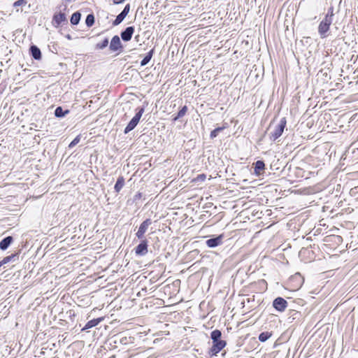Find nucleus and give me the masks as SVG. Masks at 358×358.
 Wrapping results in <instances>:
<instances>
[{"label": "nucleus", "mask_w": 358, "mask_h": 358, "mask_svg": "<svg viewBox=\"0 0 358 358\" xmlns=\"http://www.w3.org/2000/svg\"><path fill=\"white\" fill-rule=\"evenodd\" d=\"M187 107L184 106L177 113L176 116L173 118V120L176 121L181 117H182L187 113Z\"/></svg>", "instance_id": "nucleus-29"}, {"label": "nucleus", "mask_w": 358, "mask_h": 358, "mask_svg": "<svg viewBox=\"0 0 358 358\" xmlns=\"http://www.w3.org/2000/svg\"><path fill=\"white\" fill-rule=\"evenodd\" d=\"M264 169L265 164L263 161L258 160L255 163V173L257 176H260Z\"/></svg>", "instance_id": "nucleus-19"}, {"label": "nucleus", "mask_w": 358, "mask_h": 358, "mask_svg": "<svg viewBox=\"0 0 358 358\" xmlns=\"http://www.w3.org/2000/svg\"><path fill=\"white\" fill-rule=\"evenodd\" d=\"M80 141V136H77L69 145V148H73L76 146Z\"/></svg>", "instance_id": "nucleus-31"}, {"label": "nucleus", "mask_w": 358, "mask_h": 358, "mask_svg": "<svg viewBox=\"0 0 358 358\" xmlns=\"http://www.w3.org/2000/svg\"><path fill=\"white\" fill-rule=\"evenodd\" d=\"M272 334L271 332L264 331L259 335L258 338L259 341L264 343L266 342L268 338H270Z\"/></svg>", "instance_id": "nucleus-28"}, {"label": "nucleus", "mask_w": 358, "mask_h": 358, "mask_svg": "<svg viewBox=\"0 0 358 358\" xmlns=\"http://www.w3.org/2000/svg\"><path fill=\"white\" fill-rule=\"evenodd\" d=\"M224 238V234H220L217 236L210 238L206 241V244L208 248H215L222 244L223 239Z\"/></svg>", "instance_id": "nucleus-8"}, {"label": "nucleus", "mask_w": 358, "mask_h": 358, "mask_svg": "<svg viewBox=\"0 0 358 358\" xmlns=\"http://www.w3.org/2000/svg\"><path fill=\"white\" fill-rule=\"evenodd\" d=\"M332 21L328 19L324 18L318 26V33L322 38H324L328 36L327 32L329 30L330 25Z\"/></svg>", "instance_id": "nucleus-3"}, {"label": "nucleus", "mask_w": 358, "mask_h": 358, "mask_svg": "<svg viewBox=\"0 0 358 358\" xmlns=\"http://www.w3.org/2000/svg\"><path fill=\"white\" fill-rule=\"evenodd\" d=\"M81 13L79 11L73 13L71 17V23L73 25H77L80 20Z\"/></svg>", "instance_id": "nucleus-23"}, {"label": "nucleus", "mask_w": 358, "mask_h": 358, "mask_svg": "<svg viewBox=\"0 0 358 358\" xmlns=\"http://www.w3.org/2000/svg\"><path fill=\"white\" fill-rule=\"evenodd\" d=\"M27 0H17L14 2L13 7H18L22 6H25L27 4Z\"/></svg>", "instance_id": "nucleus-32"}, {"label": "nucleus", "mask_w": 358, "mask_h": 358, "mask_svg": "<svg viewBox=\"0 0 358 358\" xmlns=\"http://www.w3.org/2000/svg\"><path fill=\"white\" fill-rule=\"evenodd\" d=\"M148 105V103L145 101V102H143V104L142 106L138 107L136 109V113L135 115L132 117V119L129 121L128 124L124 128V133L125 134H127L129 132H130L131 131H132L137 126V124H138V122L140 121V119L141 118L143 114L145 112V108Z\"/></svg>", "instance_id": "nucleus-1"}, {"label": "nucleus", "mask_w": 358, "mask_h": 358, "mask_svg": "<svg viewBox=\"0 0 358 358\" xmlns=\"http://www.w3.org/2000/svg\"><path fill=\"white\" fill-rule=\"evenodd\" d=\"M130 10V4H127L124 9L121 11L120 14H118L115 19V20L113 22V26H117L119 25L126 17V16L128 15Z\"/></svg>", "instance_id": "nucleus-10"}, {"label": "nucleus", "mask_w": 358, "mask_h": 358, "mask_svg": "<svg viewBox=\"0 0 358 358\" xmlns=\"http://www.w3.org/2000/svg\"><path fill=\"white\" fill-rule=\"evenodd\" d=\"M110 358H112V357H110Z\"/></svg>", "instance_id": "nucleus-40"}, {"label": "nucleus", "mask_w": 358, "mask_h": 358, "mask_svg": "<svg viewBox=\"0 0 358 358\" xmlns=\"http://www.w3.org/2000/svg\"><path fill=\"white\" fill-rule=\"evenodd\" d=\"M334 1H335L336 3L338 2V6H340V5L342 3V0H339V1H338V0H331V6L328 8L327 13L326 14V15L324 17V18L328 19V20H331V21H333V17L334 15V6L332 5Z\"/></svg>", "instance_id": "nucleus-18"}, {"label": "nucleus", "mask_w": 358, "mask_h": 358, "mask_svg": "<svg viewBox=\"0 0 358 358\" xmlns=\"http://www.w3.org/2000/svg\"><path fill=\"white\" fill-rule=\"evenodd\" d=\"M13 242V236H8L5 237L0 241V249L1 250H7Z\"/></svg>", "instance_id": "nucleus-15"}, {"label": "nucleus", "mask_w": 358, "mask_h": 358, "mask_svg": "<svg viewBox=\"0 0 358 358\" xmlns=\"http://www.w3.org/2000/svg\"><path fill=\"white\" fill-rule=\"evenodd\" d=\"M114 4H120L122 3L125 1V0H113Z\"/></svg>", "instance_id": "nucleus-35"}, {"label": "nucleus", "mask_w": 358, "mask_h": 358, "mask_svg": "<svg viewBox=\"0 0 358 358\" xmlns=\"http://www.w3.org/2000/svg\"><path fill=\"white\" fill-rule=\"evenodd\" d=\"M152 220L149 218L144 220L140 225L138 231L136 233V236L138 239H143L144 238V234L148 230L149 226L152 224Z\"/></svg>", "instance_id": "nucleus-7"}, {"label": "nucleus", "mask_w": 358, "mask_h": 358, "mask_svg": "<svg viewBox=\"0 0 358 358\" xmlns=\"http://www.w3.org/2000/svg\"><path fill=\"white\" fill-rule=\"evenodd\" d=\"M224 129H225V127H219L215 128V129L211 131L210 134V138L211 139L215 138V137L217 136L218 134L220 131H222V130H224Z\"/></svg>", "instance_id": "nucleus-30"}, {"label": "nucleus", "mask_w": 358, "mask_h": 358, "mask_svg": "<svg viewBox=\"0 0 358 358\" xmlns=\"http://www.w3.org/2000/svg\"><path fill=\"white\" fill-rule=\"evenodd\" d=\"M110 358H112V357H110Z\"/></svg>", "instance_id": "nucleus-38"}, {"label": "nucleus", "mask_w": 358, "mask_h": 358, "mask_svg": "<svg viewBox=\"0 0 358 358\" xmlns=\"http://www.w3.org/2000/svg\"><path fill=\"white\" fill-rule=\"evenodd\" d=\"M66 38L67 39H69V40H71V39H72L71 36L70 34H67V35L66 36Z\"/></svg>", "instance_id": "nucleus-36"}, {"label": "nucleus", "mask_w": 358, "mask_h": 358, "mask_svg": "<svg viewBox=\"0 0 358 358\" xmlns=\"http://www.w3.org/2000/svg\"><path fill=\"white\" fill-rule=\"evenodd\" d=\"M68 113H69V110H64L62 106H58L55 110V115L57 117H63Z\"/></svg>", "instance_id": "nucleus-24"}, {"label": "nucleus", "mask_w": 358, "mask_h": 358, "mask_svg": "<svg viewBox=\"0 0 358 358\" xmlns=\"http://www.w3.org/2000/svg\"><path fill=\"white\" fill-rule=\"evenodd\" d=\"M109 49L113 52H117V55L122 52L123 45L117 35L114 36L109 44Z\"/></svg>", "instance_id": "nucleus-4"}, {"label": "nucleus", "mask_w": 358, "mask_h": 358, "mask_svg": "<svg viewBox=\"0 0 358 358\" xmlns=\"http://www.w3.org/2000/svg\"><path fill=\"white\" fill-rule=\"evenodd\" d=\"M287 305V301L280 296L275 298L273 301V307L278 312H284Z\"/></svg>", "instance_id": "nucleus-6"}, {"label": "nucleus", "mask_w": 358, "mask_h": 358, "mask_svg": "<svg viewBox=\"0 0 358 358\" xmlns=\"http://www.w3.org/2000/svg\"><path fill=\"white\" fill-rule=\"evenodd\" d=\"M222 332L219 329L213 330L210 334V338L212 339V342L216 341L221 340Z\"/></svg>", "instance_id": "nucleus-26"}, {"label": "nucleus", "mask_w": 358, "mask_h": 358, "mask_svg": "<svg viewBox=\"0 0 358 358\" xmlns=\"http://www.w3.org/2000/svg\"><path fill=\"white\" fill-rule=\"evenodd\" d=\"M134 30V27L131 26L127 27L124 31H122L120 34L122 41L125 42L129 41L132 38Z\"/></svg>", "instance_id": "nucleus-12"}, {"label": "nucleus", "mask_w": 358, "mask_h": 358, "mask_svg": "<svg viewBox=\"0 0 358 358\" xmlns=\"http://www.w3.org/2000/svg\"><path fill=\"white\" fill-rule=\"evenodd\" d=\"M124 185V178L123 176H119L115 185L114 189L115 192L119 193Z\"/></svg>", "instance_id": "nucleus-21"}, {"label": "nucleus", "mask_w": 358, "mask_h": 358, "mask_svg": "<svg viewBox=\"0 0 358 358\" xmlns=\"http://www.w3.org/2000/svg\"><path fill=\"white\" fill-rule=\"evenodd\" d=\"M286 124V118H281L280 122L275 125L274 130L269 134V138L273 141H276L282 134Z\"/></svg>", "instance_id": "nucleus-2"}, {"label": "nucleus", "mask_w": 358, "mask_h": 358, "mask_svg": "<svg viewBox=\"0 0 358 358\" xmlns=\"http://www.w3.org/2000/svg\"><path fill=\"white\" fill-rule=\"evenodd\" d=\"M95 22L94 15L92 13L88 14L85 19V24L87 27L93 26Z\"/></svg>", "instance_id": "nucleus-27"}, {"label": "nucleus", "mask_w": 358, "mask_h": 358, "mask_svg": "<svg viewBox=\"0 0 358 358\" xmlns=\"http://www.w3.org/2000/svg\"><path fill=\"white\" fill-rule=\"evenodd\" d=\"M110 358H112V357H110Z\"/></svg>", "instance_id": "nucleus-39"}, {"label": "nucleus", "mask_w": 358, "mask_h": 358, "mask_svg": "<svg viewBox=\"0 0 358 358\" xmlns=\"http://www.w3.org/2000/svg\"><path fill=\"white\" fill-rule=\"evenodd\" d=\"M142 197V194L140 193V192H138L135 196H134V201H137L138 199H140Z\"/></svg>", "instance_id": "nucleus-34"}, {"label": "nucleus", "mask_w": 358, "mask_h": 358, "mask_svg": "<svg viewBox=\"0 0 358 358\" xmlns=\"http://www.w3.org/2000/svg\"><path fill=\"white\" fill-rule=\"evenodd\" d=\"M289 281L296 282L294 287L297 289L301 287L304 279L299 273H296L289 278Z\"/></svg>", "instance_id": "nucleus-13"}, {"label": "nucleus", "mask_w": 358, "mask_h": 358, "mask_svg": "<svg viewBox=\"0 0 358 358\" xmlns=\"http://www.w3.org/2000/svg\"><path fill=\"white\" fill-rule=\"evenodd\" d=\"M155 53V48L151 49L145 55V57L141 60V66H144L147 65L150 61L151 60L153 55Z\"/></svg>", "instance_id": "nucleus-20"}, {"label": "nucleus", "mask_w": 358, "mask_h": 358, "mask_svg": "<svg viewBox=\"0 0 358 358\" xmlns=\"http://www.w3.org/2000/svg\"><path fill=\"white\" fill-rule=\"evenodd\" d=\"M114 343L122 344V345H127L129 343H131V338L127 336H122L121 335H116L113 337Z\"/></svg>", "instance_id": "nucleus-16"}, {"label": "nucleus", "mask_w": 358, "mask_h": 358, "mask_svg": "<svg viewBox=\"0 0 358 358\" xmlns=\"http://www.w3.org/2000/svg\"><path fill=\"white\" fill-rule=\"evenodd\" d=\"M206 179V175L205 174H200L196 177V180H201L203 181Z\"/></svg>", "instance_id": "nucleus-33"}, {"label": "nucleus", "mask_w": 358, "mask_h": 358, "mask_svg": "<svg viewBox=\"0 0 358 358\" xmlns=\"http://www.w3.org/2000/svg\"><path fill=\"white\" fill-rule=\"evenodd\" d=\"M103 317H98L88 321L85 327L82 329V331H85L98 325L102 320Z\"/></svg>", "instance_id": "nucleus-17"}, {"label": "nucleus", "mask_w": 358, "mask_h": 358, "mask_svg": "<svg viewBox=\"0 0 358 358\" xmlns=\"http://www.w3.org/2000/svg\"><path fill=\"white\" fill-rule=\"evenodd\" d=\"M19 253L20 252H15L10 255L6 256L0 262L1 263L2 265H4L11 261H15L19 257Z\"/></svg>", "instance_id": "nucleus-22"}, {"label": "nucleus", "mask_w": 358, "mask_h": 358, "mask_svg": "<svg viewBox=\"0 0 358 358\" xmlns=\"http://www.w3.org/2000/svg\"><path fill=\"white\" fill-rule=\"evenodd\" d=\"M66 22V17L64 13L59 12L55 13L52 17V24L55 27H58L62 22Z\"/></svg>", "instance_id": "nucleus-11"}, {"label": "nucleus", "mask_w": 358, "mask_h": 358, "mask_svg": "<svg viewBox=\"0 0 358 358\" xmlns=\"http://www.w3.org/2000/svg\"><path fill=\"white\" fill-rule=\"evenodd\" d=\"M227 345V342L224 340L213 341V345L209 350V353L212 356H216Z\"/></svg>", "instance_id": "nucleus-5"}, {"label": "nucleus", "mask_w": 358, "mask_h": 358, "mask_svg": "<svg viewBox=\"0 0 358 358\" xmlns=\"http://www.w3.org/2000/svg\"><path fill=\"white\" fill-rule=\"evenodd\" d=\"M108 43H109L108 38H105L103 41H101V42L97 43L95 45V49L96 50H103L104 48H106L108 45Z\"/></svg>", "instance_id": "nucleus-25"}, {"label": "nucleus", "mask_w": 358, "mask_h": 358, "mask_svg": "<svg viewBox=\"0 0 358 358\" xmlns=\"http://www.w3.org/2000/svg\"><path fill=\"white\" fill-rule=\"evenodd\" d=\"M29 52H30L31 57L34 59L40 60L41 59V57H42L41 51L39 49V48H38L36 45H31L29 48Z\"/></svg>", "instance_id": "nucleus-14"}, {"label": "nucleus", "mask_w": 358, "mask_h": 358, "mask_svg": "<svg viewBox=\"0 0 358 358\" xmlns=\"http://www.w3.org/2000/svg\"><path fill=\"white\" fill-rule=\"evenodd\" d=\"M1 266H3V265H2V264H1V263L0 262V267H1Z\"/></svg>", "instance_id": "nucleus-37"}, {"label": "nucleus", "mask_w": 358, "mask_h": 358, "mask_svg": "<svg viewBox=\"0 0 358 358\" xmlns=\"http://www.w3.org/2000/svg\"><path fill=\"white\" fill-rule=\"evenodd\" d=\"M140 243L135 248V253L138 256H144L148 253V241L141 239Z\"/></svg>", "instance_id": "nucleus-9"}]
</instances>
